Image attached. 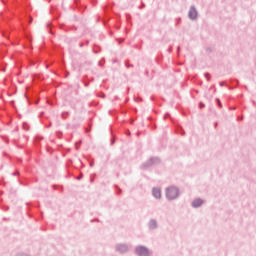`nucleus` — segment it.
<instances>
[{
    "label": "nucleus",
    "instance_id": "6e6552de",
    "mask_svg": "<svg viewBox=\"0 0 256 256\" xmlns=\"http://www.w3.org/2000/svg\"><path fill=\"white\" fill-rule=\"evenodd\" d=\"M33 21V18H30V23Z\"/></svg>",
    "mask_w": 256,
    "mask_h": 256
},
{
    "label": "nucleus",
    "instance_id": "7ed1b4c3",
    "mask_svg": "<svg viewBox=\"0 0 256 256\" xmlns=\"http://www.w3.org/2000/svg\"><path fill=\"white\" fill-rule=\"evenodd\" d=\"M152 193L156 199H161V190L159 188H154Z\"/></svg>",
    "mask_w": 256,
    "mask_h": 256
},
{
    "label": "nucleus",
    "instance_id": "0eeeda50",
    "mask_svg": "<svg viewBox=\"0 0 256 256\" xmlns=\"http://www.w3.org/2000/svg\"><path fill=\"white\" fill-rule=\"evenodd\" d=\"M218 104L220 105V107H221V102H220V100H218Z\"/></svg>",
    "mask_w": 256,
    "mask_h": 256
},
{
    "label": "nucleus",
    "instance_id": "f257e3e1",
    "mask_svg": "<svg viewBox=\"0 0 256 256\" xmlns=\"http://www.w3.org/2000/svg\"><path fill=\"white\" fill-rule=\"evenodd\" d=\"M166 197L168 199H177L179 197V190L175 187H169L166 191Z\"/></svg>",
    "mask_w": 256,
    "mask_h": 256
},
{
    "label": "nucleus",
    "instance_id": "20e7f679",
    "mask_svg": "<svg viewBox=\"0 0 256 256\" xmlns=\"http://www.w3.org/2000/svg\"><path fill=\"white\" fill-rule=\"evenodd\" d=\"M189 17L191 19H197V10L195 8H191L189 11Z\"/></svg>",
    "mask_w": 256,
    "mask_h": 256
},
{
    "label": "nucleus",
    "instance_id": "423d86ee",
    "mask_svg": "<svg viewBox=\"0 0 256 256\" xmlns=\"http://www.w3.org/2000/svg\"><path fill=\"white\" fill-rule=\"evenodd\" d=\"M150 229H155L157 227V222L155 220H151L149 223Z\"/></svg>",
    "mask_w": 256,
    "mask_h": 256
},
{
    "label": "nucleus",
    "instance_id": "39448f33",
    "mask_svg": "<svg viewBox=\"0 0 256 256\" xmlns=\"http://www.w3.org/2000/svg\"><path fill=\"white\" fill-rule=\"evenodd\" d=\"M192 205H193V207H201V205H203V200L196 199L193 201Z\"/></svg>",
    "mask_w": 256,
    "mask_h": 256
},
{
    "label": "nucleus",
    "instance_id": "f03ea898",
    "mask_svg": "<svg viewBox=\"0 0 256 256\" xmlns=\"http://www.w3.org/2000/svg\"><path fill=\"white\" fill-rule=\"evenodd\" d=\"M136 253L139 256H149V250L143 246L136 248Z\"/></svg>",
    "mask_w": 256,
    "mask_h": 256
}]
</instances>
